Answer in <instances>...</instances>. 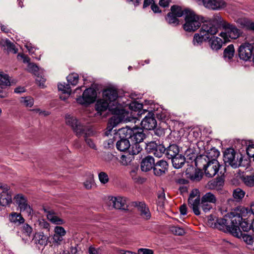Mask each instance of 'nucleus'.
<instances>
[{
    "label": "nucleus",
    "instance_id": "obj_58",
    "mask_svg": "<svg viewBox=\"0 0 254 254\" xmlns=\"http://www.w3.org/2000/svg\"><path fill=\"white\" fill-rule=\"evenodd\" d=\"M247 153L250 157H254V144H250L247 148Z\"/></svg>",
    "mask_w": 254,
    "mask_h": 254
},
{
    "label": "nucleus",
    "instance_id": "obj_45",
    "mask_svg": "<svg viewBox=\"0 0 254 254\" xmlns=\"http://www.w3.org/2000/svg\"><path fill=\"white\" fill-rule=\"evenodd\" d=\"M170 230L173 234L178 236H182L185 233L183 228L176 226L170 227Z\"/></svg>",
    "mask_w": 254,
    "mask_h": 254
},
{
    "label": "nucleus",
    "instance_id": "obj_46",
    "mask_svg": "<svg viewBox=\"0 0 254 254\" xmlns=\"http://www.w3.org/2000/svg\"><path fill=\"white\" fill-rule=\"evenodd\" d=\"M132 145L131 149L129 150V154L134 155L138 154L141 150L142 148L139 143H132Z\"/></svg>",
    "mask_w": 254,
    "mask_h": 254
},
{
    "label": "nucleus",
    "instance_id": "obj_51",
    "mask_svg": "<svg viewBox=\"0 0 254 254\" xmlns=\"http://www.w3.org/2000/svg\"><path fill=\"white\" fill-rule=\"evenodd\" d=\"M8 76L6 74L0 73V85H9Z\"/></svg>",
    "mask_w": 254,
    "mask_h": 254
},
{
    "label": "nucleus",
    "instance_id": "obj_55",
    "mask_svg": "<svg viewBox=\"0 0 254 254\" xmlns=\"http://www.w3.org/2000/svg\"><path fill=\"white\" fill-rule=\"evenodd\" d=\"M22 232L25 236H29L32 232V229L28 224H24L22 227Z\"/></svg>",
    "mask_w": 254,
    "mask_h": 254
},
{
    "label": "nucleus",
    "instance_id": "obj_49",
    "mask_svg": "<svg viewBox=\"0 0 254 254\" xmlns=\"http://www.w3.org/2000/svg\"><path fill=\"white\" fill-rule=\"evenodd\" d=\"M5 47L8 52L16 54L17 52V49L15 48V45L13 43H11L9 40L5 41Z\"/></svg>",
    "mask_w": 254,
    "mask_h": 254
},
{
    "label": "nucleus",
    "instance_id": "obj_33",
    "mask_svg": "<svg viewBox=\"0 0 254 254\" xmlns=\"http://www.w3.org/2000/svg\"><path fill=\"white\" fill-rule=\"evenodd\" d=\"M235 49L233 44L228 45L223 52V58L228 62H231L235 55Z\"/></svg>",
    "mask_w": 254,
    "mask_h": 254
},
{
    "label": "nucleus",
    "instance_id": "obj_31",
    "mask_svg": "<svg viewBox=\"0 0 254 254\" xmlns=\"http://www.w3.org/2000/svg\"><path fill=\"white\" fill-rule=\"evenodd\" d=\"M173 166L176 169H180L183 167L185 163V158L184 156L179 153L176 156L171 159Z\"/></svg>",
    "mask_w": 254,
    "mask_h": 254
},
{
    "label": "nucleus",
    "instance_id": "obj_47",
    "mask_svg": "<svg viewBox=\"0 0 254 254\" xmlns=\"http://www.w3.org/2000/svg\"><path fill=\"white\" fill-rule=\"evenodd\" d=\"M244 184L248 187H254V174L249 176H246L244 178Z\"/></svg>",
    "mask_w": 254,
    "mask_h": 254
},
{
    "label": "nucleus",
    "instance_id": "obj_12",
    "mask_svg": "<svg viewBox=\"0 0 254 254\" xmlns=\"http://www.w3.org/2000/svg\"><path fill=\"white\" fill-rule=\"evenodd\" d=\"M66 124L70 126L78 137H80L85 131V127L79 123L76 118L70 115H65Z\"/></svg>",
    "mask_w": 254,
    "mask_h": 254
},
{
    "label": "nucleus",
    "instance_id": "obj_22",
    "mask_svg": "<svg viewBox=\"0 0 254 254\" xmlns=\"http://www.w3.org/2000/svg\"><path fill=\"white\" fill-rule=\"evenodd\" d=\"M110 201L113 207L118 209L127 210V199L126 197L117 196L112 197Z\"/></svg>",
    "mask_w": 254,
    "mask_h": 254
},
{
    "label": "nucleus",
    "instance_id": "obj_32",
    "mask_svg": "<svg viewBox=\"0 0 254 254\" xmlns=\"http://www.w3.org/2000/svg\"><path fill=\"white\" fill-rule=\"evenodd\" d=\"M33 240L36 244L42 247H45L48 243V237L43 233H36Z\"/></svg>",
    "mask_w": 254,
    "mask_h": 254
},
{
    "label": "nucleus",
    "instance_id": "obj_13",
    "mask_svg": "<svg viewBox=\"0 0 254 254\" xmlns=\"http://www.w3.org/2000/svg\"><path fill=\"white\" fill-rule=\"evenodd\" d=\"M9 187L5 184L0 183V204L6 206L12 202L11 191Z\"/></svg>",
    "mask_w": 254,
    "mask_h": 254
},
{
    "label": "nucleus",
    "instance_id": "obj_23",
    "mask_svg": "<svg viewBox=\"0 0 254 254\" xmlns=\"http://www.w3.org/2000/svg\"><path fill=\"white\" fill-rule=\"evenodd\" d=\"M168 163L163 160H160L155 163L153 171L156 176H161L165 174L167 170Z\"/></svg>",
    "mask_w": 254,
    "mask_h": 254
},
{
    "label": "nucleus",
    "instance_id": "obj_15",
    "mask_svg": "<svg viewBox=\"0 0 254 254\" xmlns=\"http://www.w3.org/2000/svg\"><path fill=\"white\" fill-rule=\"evenodd\" d=\"M197 2L211 10H220L227 6L225 0H197Z\"/></svg>",
    "mask_w": 254,
    "mask_h": 254
},
{
    "label": "nucleus",
    "instance_id": "obj_21",
    "mask_svg": "<svg viewBox=\"0 0 254 254\" xmlns=\"http://www.w3.org/2000/svg\"><path fill=\"white\" fill-rule=\"evenodd\" d=\"M16 204L20 208L21 211H26L28 213L31 214L32 209L27 203V200L22 194H18L14 197Z\"/></svg>",
    "mask_w": 254,
    "mask_h": 254
},
{
    "label": "nucleus",
    "instance_id": "obj_8",
    "mask_svg": "<svg viewBox=\"0 0 254 254\" xmlns=\"http://www.w3.org/2000/svg\"><path fill=\"white\" fill-rule=\"evenodd\" d=\"M103 97L104 99L107 101L110 104H112L115 107H117L116 110L121 108L124 109L123 106L119 103L118 93L116 89L112 88H109L104 90L103 92Z\"/></svg>",
    "mask_w": 254,
    "mask_h": 254
},
{
    "label": "nucleus",
    "instance_id": "obj_35",
    "mask_svg": "<svg viewBox=\"0 0 254 254\" xmlns=\"http://www.w3.org/2000/svg\"><path fill=\"white\" fill-rule=\"evenodd\" d=\"M239 235L238 236L235 237L239 239H242L247 245L252 246L254 242L253 236L247 234H243L242 232L241 231V229L239 228Z\"/></svg>",
    "mask_w": 254,
    "mask_h": 254
},
{
    "label": "nucleus",
    "instance_id": "obj_25",
    "mask_svg": "<svg viewBox=\"0 0 254 254\" xmlns=\"http://www.w3.org/2000/svg\"><path fill=\"white\" fill-rule=\"evenodd\" d=\"M180 152V149L178 145L176 144H171L168 147H165V152L164 154L169 159L176 156Z\"/></svg>",
    "mask_w": 254,
    "mask_h": 254
},
{
    "label": "nucleus",
    "instance_id": "obj_30",
    "mask_svg": "<svg viewBox=\"0 0 254 254\" xmlns=\"http://www.w3.org/2000/svg\"><path fill=\"white\" fill-rule=\"evenodd\" d=\"M93 132L92 131H90L89 130H86L85 129V131L82 133V134H84V141L86 142L87 145L90 148L97 150V147L96 145V143L95 142V140L92 138H90V136L93 135Z\"/></svg>",
    "mask_w": 254,
    "mask_h": 254
},
{
    "label": "nucleus",
    "instance_id": "obj_6",
    "mask_svg": "<svg viewBox=\"0 0 254 254\" xmlns=\"http://www.w3.org/2000/svg\"><path fill=\"white\" fill-rule=\"evenodd\" d=\"M229 219L230 220V223L228 222L227 219L217 218L215 223L211 224L212 228L217 229L225 233H229L233 236H238L239 233V229L235 226V224L233 225L230 216H229Z\"/></svg>",
    "mask_w": 254,
    "mask_h": 254
},
{
    "label": "nucleus",
    "instance_id": "obj_2",
    "mask_svg": "<svg viewBox=\"0 0 254 254\" xmlns=\"http://www.w3.org/2000/svg\"><path fill=\"white\" fill-rule=\"evenodd\" d=\"M117 108L108 103L104 99L103 97L102 99L98 100L95 104L96 110L101 114L102 112L105 111L108 109L111 113L115 115L111 118L110 121V124H113V127L116 126V124L121 121V118H119L116 116H121L122 117L126 113L125 110H122L121 108L116 110Z\"/></svg>",
    "mask_w": 254,
    "mask_h": 254
},
{
    "label": "nucleus",
    "instance_id": "obj_7",
    "mask_svg": "<svg viewBox=\"0 0 254 254\" xmlns=\"http://www.w3.org/2000/svg\"><path fill=\"white\" fill-rule=\"evenodd\" d=\"M223 160L226 166H231L233 168H237L240 166L242 157H236L235 150L232 148H227L223 153Z\"/></svg>",
    "mask_w": 254,
    "mask_h": 254
},
{
    "label": "nucleus",
    "instance_id": "obj_50",
    "mask_svg": "<svg viewBox=\"0 0 254 254\" xmlns=\"http://www.w3.org/2000/svg\"><path fill=\"white\" fill-rule=\"evenodd\" d=\"M200 206L202 208V210L205 212L207 213L209 212L212 208V205L211 203L206 202H202L201 200V202L200 201V204L199 207Z\"/></svg>",
    "mask_w": 254,
    "mask_h": 254
},
{
    "label": "nucleus",
    "instance_id": "obj_24",
    "mask_svg": "<svg viewBox=\"0 0 254 254\" xmlns=\"http://www.w3.org/2000/svg\"><path fill=\"white\" fill-rule=\"evenodd\" d=\"M55 233L53 237V243L60 245L64 240V236L66 234L64 229L61 226H56L55 228Z\"/></svg>",
    "mask_w": 254,
    "mask_h": 254
},
{
    "label": "nucleus",
    "instance_id": "obj_34",
    "mask_svg": "<svg viewBox=\"0 0 254 254\" xmlns=\"http://www.w3.org/2000/svg\"><path fill=\"white\" fill-rule=\"evenodd\" d=\"M44 211L47 212L48 219L53 223L57 225H62L64 223V220L58 217L54 211L52 210L47 211L45 209Z\"/></svg>",
    "mask_w": 254,
    "mask_h": 254
},
{
    "label": "nucleus",
    "instance_id": "obj_62",
    "mask_svg": "<svg viewBox=\"0 0 254 254\" xmlns=\"http://www.w3.org/2000/svg\"><path fill=\"white\" fill-rule=\"evenodd\" d=\"M180 211L182 215H185L187 213V208L186 204L182 205L180 207Z\"/></svg>",
    "mask_w": 254,
    "mask_h": 254
},
{
    "label": "nucleus",
    "instance_id": "obj_41",
    "mask_svg": "<svg viewBox=\"0 0 254 254\" xmlns=\"http://www.w3.org/2000/svg\"><path fill=\"white\" fill-rule=\"evenodd\" d=\"M20 102L26 107H31L34 104V99L30 96L21 97Z\"/></svg>",
    "mask_w": 254,
    "mask_h": 254
},
{
    "label": "nucleus",
    "instance_id": "obj_10",
    "mask_svg": "<svg viewBox=\"0 0 254 254\" xmlns=\"http://www.w3.org/2000/svg\"><path fill=\"white\" fill-rule=\"evenodd\" d=\"M184 14V9L181 6L174 5L171 7V11L167 14L166 20L169 24L176 26L179 23L178 18L181 17Z\"/></svg>",
    "mask_w": 254,
    "mask_h": 254
},
{
    "label": "nucleus",
    "instance_id": "obj_14",
    "mask_svg": "<svg viewBox=\"0 0 254 254\" xmlns=\"http://www.w3.org/2000/svg\"><path fill=\"white\" fill-rule=\"evenodd\" d=\"M254 51V46L245 43L242 44L239 48L238 52L240 59L245 61L249 60L252 57Z\"/></svg>",
    "mask_w": 254,
    "mask_h": 254
},
{
    "label": "nucleus",
    "instance_id": "obj_56",
    "mask_svg": "<svg viewBox=\"0 0 254 254\" xmlns=\"http://www.w3.org/2000/svg\"><path fill=\"white\" fill-rule=\"evenodd\" d=\"M28 70L29 72L33 73L35 75H37L39 70V67L34 63H29L28 65Z\"/></svg>",
    "mask_w": 254,
    "mask_h": 254
},
{
    "label": "nucleus",
    "instance_id": "obj_19",
    "mask_svg": "<svg viewBox=\"0 0 254 254\" xmlns=\"http://www.w3.org/2000/svg\"><path fill=\"white\" fill-rule=\"evenodd\" d=\"M250 210L245 207L241 208L239 212H233L230 215V218H231V222L237 229H239L238 224H240V222L242 221L243 219V217H246L248 213L250 212Z\"/></svg>",
    "mask_w": 254,
    "mask_h": 254
},
{
    "label": "nucleus",
    "instance_id": "obj_42",
    "mask_svg": "<svg viewBox=\"0 0 254 254\" xmlns=\"http://www.w3.org/2000/svg\"><path fill=\"white\" fill-rule=\"evenodd\" d=\"M142 107V104L137 102H132L129 104L130 109L135 112H138L137 115L142 114L141 109Z\"/></svg>",
    "mask_w": 254,
    "mask_h": 254
},
{
    "label": "nucleus",
    "instance_id": "obj_53",
    "mask_svg": "<svg viewBox=\"0 0 254 254\" xmlns=\"http://www.w3.org/2000/svg\"><path fill=\"white\" fill-rule=\"evenodd\" d=\"M138 168H134L130 171V175L135 182H138L140 180L139 176L137 174Z\"/></svg>",
    "mask_w": 254,
    "mask_h": 254
},
{
    "label": "nucleus",
    "instance_id": "obj_36",
    "mask_svg": "<svg viewBox=\"0 0 254 254\" xmlns=\"http://www.w3.org/2000/svg\"><path fill=\"white\" fill-rule=\"evenodd\" d=\"M237 22L242 27L254 31V22L247 19H239Z\"/></svg>",
    "mask_w": 254,
    "mask_h": 254
},
{
    "label": "nucleus",
    "instance_id": "obj_26",
    "mask_svg": "<svg viewBox=\"0 0 254 254\" xmlns=\"http://www.w3.org/2000/svg\"><path fill=\"white\" fill-rule=\"evenodd\" d=\"M154 159L151 156H148L142 159L141 162V169L142 171L147 172L154 168Z\"/></svg>",
    "mask_w": 254,
    "mask_h": 254
},
{
    "label": "nucleus",
    "instance_id": "obj_54",
    "mask_svg": "<svg viewBox=\"0 0 254 254\" xmlns=\"http://www.w3.org/2000/svg\"><path fill=\"white\" fill-rule=\"evenodd\" d=\"M238 228L240 229V227H241L244 232H248L251 228V225L250 226L249 224L245 220L240 221V224H238Z\"/></svg>",
    "mask_w": 254,
    "mask_h": 254
},
{
    "label": "nucleus",
    "instance_id": "obj_63",
    "mask_svg": "<svg viewBox=\"0 0 254 254\" xmlns=\"http://www.w3.org/2000/svg\"><path fill=\"white\" fill-rule=\"evenodd\" d=\"M170 0H160L159 4L161 6L166 7L169 6Z\"/></svg>",
    "mask_w": 254,
    "mask_h": 254
},
{
    "label": "nucleus",
    "instance_id": "obj_18",
    "mask_svg": "<svg viewBox=\"0 0 254 254\" xmlns=\"http://www.w3.org/2000/svg\"><path fill=\"white\" fill-rule=\"evenodd\" d=\"M133 205L137 208V211L142 219L148 220L151 217L150 210L143 201H135L133 202Z\"/></svg>",
    "mask_w": 254,
    "mask_h": 254
},
{
    "label": "nucleus",
    "instance_id": "obj_43",
    "mask_svg": "<svg viewBox=\"0 0 254 254\" xmlns=\"http://www.w3.org/2000/svg\"><path fill=\"white\" fill-rule=\"evenodd\" d=\"M245 192L240 188L234 190L233 193L234 198L237 201L241 200L245 196Z\"/></svg>",
    "mask_w": 254,
    "mask_h": 254
},
{
    "label": "nucleus",
    "instance_id": "obj_16",
    "mask_svg": "<svg viewBox=\"0 0 254 254\" xmlns=\"http://www.w3.org/2000/svg\"><path fill=\"white\" fill-rule=\"evenodd\" d=\"M198 194V191L197 190H193L190 193L188 199L189 205L196 215H199L200 214L199 210L200 199Z\"/></svg>",
    "mask_w": 254,
    "mask_h": 254
},
{
    "label": "nucleus",
    "instance_id": "obj_59",
    "mask_svg": "<svg viewBox=\"0 0 254 254\" xmlns=\"http://www.w3.org/2000/svg\"><path fill=\"white\" fill-rule=\"evenodd\" d=\"M138 254H153V251L151 249L140 248L138 250Z\"/></svg>",
    "mask_w": 254,
    "mask_h": 254
},
{
    "label": "nucleus",
    "instance_id": "obj_60",
    "mask_svg": "<svg viewBox=\"0 0 254 254\" xmlns=\"http://www.w3.org/2000/svg\"><path fill=\"white\" fill-rule=\"evenodd\" d=\"M93 184V181L92 179H90L89 180H86L83 183L84 187L87 190L91 189L92 188Z\"/></svg>",
    "mask_w": 254,
    "mask_h": 254
},
{
    "label": "nucleus",
    "instance_id": "obj_28",
    "mask_svg": "<svg viewBox=\"0 0 254 254\" xmlns=\"http://www.w3.org/2000/svg\"><path fill=\"white\" fill-rule=\"evenodd\" d=\"M209 44L211 49L213 51H218L220 50L223 45L225 44L224 40H222L220 38L217 36H213L209 40Z\"/></svg>",
    "mask_w": 254,
    "mask_h": 254
},
{
    "label": "nucleus",
    "instance_id": "obj_48",
    "mask_svg": "<svg viewBox=\"0 0 254 254\" xmlns=\"http://www.w3.org/2000/svg\"><path fill=\"white\" fill-rule=\"evenodd\" d=\"M115 137H113L112 138H109L107 140H106L104 141L103 145V147L105 149H112L114 147V142L115 139Z\"/></svg>",
    "mask_w": 254,
    "mask_h": 254
},
{
    "label": "nucleus",
    "instance_id": "obj_29",
    "mask_svg": "<svg viewBox=\"0 0 254 254\" xmlns=\"http://www.w3.org/2000/svg\"><path fill=\"white\" fill-rule=\"evenodd\" d=\"M220 154L219 151L215 148H213L207 153L206 155L200 156V162L203 161L206 162V161L217 160V158Z\"/></svg>",
    "mask_w": 254,
    "mask_h": 254
},
{
    "label": "nucleus",
    "instance_id": "obj_57",
    "mask_svg": "<svg viewBox=\"0 0 254 254\" xmlns=\"http://www.w3.org/2000/svg\"><path fill=\"white\" fill-rule=\"evenodd\" d=\"M39 225L41 228L45 229L47 231L49 230L50 224L49 223L44 219L39 220Z\"/></svg>",
    "mask_w": 254,
    "mask_h": 254
},
{
    "label": "nucleus",
    "instance_id": "obj_1",
    "mask_svg": "<svg viewBox=\"0 0 254 254\" xmlns=\"http://www.w3.org/2000/svg\"><path fill=\"white\" fill-rule=\"evenodd\" d=\"M222 17L220 14H215L208 21H203L200 30L201 34L208 40L213 37L221 29Z\"/></svg>",
    "mask_w": 254,
    "mask_h": 254
},
{
    "label": "nucleus",
    "instance_id": "obj_64",
    "mask_svg": "<svg viewBox=\"0 0 254 254\" xmlns=\"http://www.w3.org/2000/svg\"><path fill=\"white\" fill-rule=\"evenodd\" d=\"M215 220L214 218L212 215H210L208 216V225L212 228V225L211 224H214L215 222Z\"/></svg>",
    "mask_w": 254,
    "mask_h": 254
},
{
    "label": "nucleus",
    "instance_id": "obj_38",
    "mask_svg": "<svg viewBox=\"0 0 254 254\" xmlns=\"http://www.w3.org/2000/svg\"><path fill=\"white\" fill-rule=\"evenodd\" d=\"M10 221L16 225H20L24 222V219L20 214L17 213H11L9 217Z\"/></svg>",
    "mask_w": 254,
    "mask_h": 254
},
{
    "label": "nucleus",
    "instance_id": "obj_61",
    "mask_svg": "<svg viewBox=\"0 0 254 254\" xmlns=\"http://www.w3.org/2000/svg\"><path fill=\"white\" fill-rule=\"evenodd\" d=\"M36 81L37 83L39 84V86L42 87L44 86V83L46 81V79L42 76H39L38 75L37 76V78H36Z\"/></svg>",
    "mask_w": 254,
    "mask_h": 254
},
{
    "label": "nucleus",
    "instance_id": "obj_17",
    "mask_svg": "<svg viewBox=\"0 0 254 254\" xmlns=\"http://www.w3.org/2000/svg\"><path fill=\"white\" fill-rule=\"evenodd\" d=\"M145 149L149 153H152L159 158L162 157L165 152V147L164 145L157 143L156 141H151L146 143Z\"/></svg>",
    "mask_w": 254,
    "mask_h": 254
},
{
    "label": "nucleus",
    "instance_id": "obj_52",
    "mask_svg": "<svg viewBox=\"0 0 254 254\" xmlns=\"http://www.w3.org/2000/svg\"><path fill=\"white\" fill-rule=\"evenodd\" d=\"M98 177L100 182L103 184H105L109 181V177L107 173L104 172H100L98 175Z\"/></svg>",
    "mask_w": 254,
    "mask_h": 254
},
{
    "label": "nucleus",
    "instance_id": "obj_5",
    "mask_svg": "<svg viewBox=\"0 0 254 254\" xmlns=\"http://www.w3.org/2000/svg\"><path fill=\"white\" fill-rule=\"evenodd\" d=\"M119 135L122 137H127L132 143H139L142 142L145 138V135L141 128H130L127 126L118 130Z\"/></svg>",
    "mask_w": 254,
    "mask_h": 254
},
{
    "label": "nucleus",
    "instance_id": "obj_44",
    "mask_svg": "<svg viewBox=\"0 0 254 254\" xmlns=\"http://www.w3.org/2000/svg\"><path fill=\"white\" fill-rule=\"evenodd\" d=\"M59 91H62V93H71V89L69 84L60 83L58 86Z\"/></svg>",
    "mask_w": 254,
    "mask_h": 254
},
{
    "label": "nucleus",
    "instance_id": "obj_40",
    "mask_svg": "<svg viewBox=\"0 0 254 254\" xmlns=\"http://www.w3.org/2000/svg\"><path fill=\"white\" fill-rule=\"evenodd\" d=\"M66 79L69 84L75 86L78 82L79 76L78 74L73 73L69 74L66 77Z\"/></svg>",
    "mask_w": 254,
    "mask_h": 254
},
{
    "label": "nucleus",
    "instance_id": "obj_9",
    "mask_svg": "<svg viewBox=\"0 0 254 254\" xmlns=\"http://www.w3.org/2000/svg\"><path fill=\"white\" fill-rule=\"evenodd\" d=\"M96 97V91L92 88H88L84 90L82 96L76 98V102L80 105L87 106L93 103Z\"/></svg>",
    "mask_w": 254,
    "mask_h": 254
},
{
    "label": "nucleus",
    "instance_id": "obj_20",
    "mask_svg": "<svg viewBox=\"0 0 254 254\" xmlns=\"http://www.w3.org/2000/svg\"><path fill=\"white\" fill-rule=\"evenodd\" d=\"M142 128L146 130L153 129L157 126V122L151 113H148L141 122Z\"/></svg>",
    "mask_w": 254,
    "mask_h": 254
},
{
    "label": "nucleus",
    "instance_id": "obj_11",
    "mask_svg": "<svg viewBox=\"0 0 254 254\" xmlns=\"http://www.w3.org/2000/svg\"><path fill=\"white\" fill-rule=\"evenodd\" d=\"M203 165L205 175L208 178L214 177L218 172L220 165L217 160L200 162V166Z\"/></svg>",
    "mask_w": 254,
    "mask_h": 254
},
{
    "label": "nucleus",
    "instance_id": "obj_37",
    "mask_svg": "<svg viewBox=\"0 0 254 254\" xmlns=\"http://www.w3.org/2000/svg\"><path fill=\"white\" fill-rule=\"evenodd\" d=\"M207 38L204 37L201 34V31L199 30V33H195L193 36V44L194 46L200 45L203 41H208Z\"/></svg>",
    "mask_w": 254,
    "mask_h": 254
},
{
    "label": "nucleus",
    "instance_id": "obj_39",
    "mask_svg": "<svg viewBox=\"0 0 254 254\" xmlns=\"http://www.w3.org/2000/svg\"><path fill=\"white\" fill-rule=\"evenodd\" d=\"M201 200L204 202H206L215 204L217 201V198L214 194L210 192H206L202 196Z\"/></svg>",
    "mask_w": 254,
    "mask_h": 254
},
{
    "label": "nucleus",
    "instance_id": "obj_3",
    "mask_svg": "<svg viewBox=\"0 0 254 254\" xmlns=\"http://www.w3.org/2000/svg\"><path fill=\"white\" fill-rule=\"evenodd\" d=\"M185 23L183 25L184 29L187 32H193L201 26L203 22L202 16L197 15L195 12L189 8L184 9Z\"/></svg>",
    "mask_w": 254,
    "mask_h": 254
},
{
    "label": "nucleus",
    "instance_id": "obj_27",
    "mask_svg": "<svg viewBox=\"0 0 254 254\" xmlns=\"http://www.w3.org/2000/svg\"><path fill=\"white\" fill-rule=\"evenodd\" d=\"M120 139L116 143L117 149L120 151H126L128 150L131 146L129 138L122 137L119 135Z\"/></svg>",
    "mask_w": 254,
    "mask_h": 254
},
{
    "label": "nucleus",
    "instance_id": "obj_4",
    "mask_svg": "<svg viewBox=\"0 0 254 254\" xmlns=\"http://www.w3.org/2000/svg\"><path fill=\"white\" fill-rule=\"evenodd\" d=\"M221 23V28L224 31L220 32L219 35L223 38L225 43L230 42L232 40H236L242 34V31L235 25L228 22L223 17Z\"/></svg>",
    "mask_w": 254,
    "mask_h": 254
}]
</instances>
